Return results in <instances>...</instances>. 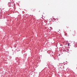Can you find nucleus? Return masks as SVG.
<instances>
[{"instance_id": "nucleus-1", "label": "nucleus", "mask_w": 77, "mask_h": 77, "mask_svg": "<svg viewBox=\"0 0 77 77\" xmlns=\"http://www.w3.org/2000/svg\"><path fill=\"white\" fill-rule=\"evenodd\" d=\"M68 46H69V43L68 44Z\"/></svg>"}]
</instances>
